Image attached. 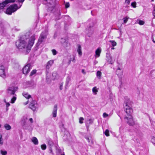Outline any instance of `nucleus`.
<instances>
[{"instance_id":"473e14b6","label":"nucleus","mask_w":155,"mask_h":155,"mask_svg":"<svg viewBox=\"0 0 155 155\" xmlns=\"http://www.w3.org/2000/svg\"><path fill=\"white\" fill-rule=\"evenodd\" d=\"M15 0H5V1L7 3V4L9 3L14 2Z\"/></svg>"},{"instance_id":"ea45409f","label":"nucleus","mask_w":155,"mask_h":155,"mask_svg":"<svg viewBox=\"0 0 155 155\" xmlns=\"http://www.w3.org/2000/svg\"><path fill=\"white\" fill-rule=\"evenodd\" d=\"M103 117L106 118L108 116V114H107L106 113H104L103 115Z\"/></svg>"},{"instance_id":"f704fd0d","label":"nucleus","mask_w":155,"mask_h":155,"mask_svg":"<svg viewBox=\"0 0 155 155\" xmlns=\"http://www.w3.org/2000/svg\"><path fill=\"white\" fill-rule=\"evenodd\" d=\"M138 23L140 25H143L144 24V22L142 20H139Z\"/></svg>"},{"instance_id":"f8f14e48","label":"nucleus","mask_w":155,"mask_h":155,"mask_svg":"<svg viewBox=\"0 0 155 155\" xmlns=\"http://www.w3.org/2000/svg\"><path fill=\"white\" fill-rule=\"evenodd\" d=\"M54 62L53 60H50L47 63L46 66V69H48L52 66Z\"/></svg>"},{"instance_id":"bf43d9fd","label":"nucleus","mask_w":155,"mask_h":155,"mask_svg":"<svg viewBox=\"0 0 155 155\" xmlns=\"http://www.w3.org/2000/svg\"><path fill=\"white\" fill-rule=\"evenodd\" d=\"M61 155H64V153L63 154H61Z\"/></svg>"},{"instance_id":"a211bd4d","label":"nucleus","mask_w":155,"mask_h":155,"mask_svg":"<svg viewBox=\"0 0 155 155\" xmlns=\"http://www.w3.org/2000/svg\"><path fill=\"white\" fill-rule=\"evenodd\" d=\"M31 141L35 145H37L38 144V140L35 137H33L32 138Z\"/></svg>"},{"instance_id":"864d4df0","label":"nucleus","mask_w":155,"mask_h":155,"mask_svg":"<svg viewBox=\"0 0 155 155\" xmlns=\"http://www.w3.org/2000/svg\"><path fill=\"white\" fill-rule=\"evenodd\" d=\"M28 101L27 102H26L25 103V105H26L28 103Z\"/></svg>"},{"instance_id":"a18cd8bd","label":"nucleus","mask_w":155,"mask_h":155,"mask_svg":"<svg viewBox=\"0 0 155 155\" xmlns=\"http://www.w3.org/2000/svg\"><path fill=\"white\" fill-rule=\"evenodd\" d=\"M49 150L50 151V153H51L52 154H54L52 150V148H49Z\"/></svg>"},{"instance_id":"680f3d73","label":"nucleus","mask_w":155,"mask_h":155,"mask_svg":"<svg viewBox=\"0 0 155 155\" xmlns=\"http://www.w3.org/2000/svg\"><path fill=\"white\" fill-rule=\"evenodd\" d=\"M1 127V125L0 124V128Z\"/></svg>"},{"instance_id":"603ef678","label":"nucleus","mask_w":155,"mask_h":155,"mask_svg":"<svg viewBox=\"0 0 155 155\" xmlns=\"http://www.w3.org/2000/svg\"><path fill=\"white\" fill-rule=\"evenodd\" d=\"M74 60H75V58L74 57H73V60H72V61H74V62H75V61H74Z\"/></svg>"},{"instance_id":"a878e982","label":"nucleus","mask_w":155,"mask_h":155,"mask_svg":"<svg viewBox=\"0 0 155 155\" xmlns=\"http://www.w3.org/2000/svg\"><path fill=\"white\" fill-rule=\"evenodd\" d=\"M4 127L7 130H9L11 129V127L8 124H5Z\"/></svg>"},{"instance_id":"cd10ccee","label":"nucleus","mask_w":155,"mask_h":155,"mask_svg":"<svg viewBox=\"0 0 155 155\" xmlns=\"http://www.w3.org/2000/svg\"><path fill=\"white\" fill-rule=\"evenodd\" d=\"M92 91L94 94H97V92L98 90L97 89L96 87H94L93 88Z\"/></svg>"},{"instance_id":"37998d69","label":"nucleus","mask_w":155,"mask_h":155,"mask_svg":"<svg viewBox=\"0 0 155 155\" xmlns=\"http://www.w3.org/2000/svg\"><path fill=\"white\" fill-rule=\"evenodd\" d=\"M3 140L2 139V138L0 139V144L1 145H2L3 144Z\"/></svg>"},{"instance_id":"c85d7f7f","label":"nucleus","mask_w":155,"mask_h":155,"mask_svg":"<svg viewBox=\"0 0 155 155\" xmlns=\"http://www.w3.org/2000/svg\"><path fill=\"white\" fill-rule=\"evenodd\" d=\"M1 153L2 155H6L7 154V152L6 150H0Z\"/></svg>"},{"instance_id":"5fc2aeb1","label":"nucleus","mask_w":155,"mask_h":155,"mask_svg":"<svg viewBox=\"0 0 155 155\" xmlns=\"http://www.w3.org/2000/svg\"><path fill=\"white\" fill-rule=\"evenodd\" d=\"M2 134H0V139L2 138Z\"/></svg>"},{"instance_id":"3c124183","label":"nucleus","mask_w":155,"mask_h":155,"mask_svg":"<svg viewBox=\"0 0 155 155\" xmlns=\"http://www.w3.org/2000/svg\"><path fill=\"white\" fill-rule=\"evenodd\" d=\"M86 139L88 140V142H90V139H89V138H88V137H86Z\"/></svg>"},{"instance_id":"6e6552de","label":"nucleus","mask_w":155,"mask_h":155,"mask_svg":"<svg viewBox=\"0 0 155 155\" xmlns=\"http://www.w3.org/2000/svg\"><path fill=\"white\" fill-rule=\"evenodd\" d=\"M125 119H127V123L130 126H133L134 124V122L133 120L132 116H129V117L126 116L124 117Z\"/></svg>"},{"instance_id":"7c9ffc66","label":"nucleus","mask_w":155,"mask_h":155,"mask_svg":"<svg viewBox=\"0 0 155 155\" xmlns=\"http://www.w3.org/2000/svg\"><path fill=\"white\" fill-rule=\"evenodd\" d=\"M41 147L42 150H45L46 148V145L45 144H43L41 145Z\"/></svg>"},{"instance_id":"393cba45","label":"nucleus","mask_w":155,"mask_h":155,"mask_svg":"<svg viewBox=\"0 0 155 155\" xmlns=\"http://www.w3.org/2000/svg\"><path fill=\"white\" fill-rule=\"evenodd\" d=\"M101 72L100 71H98L97 72L96 75L98 78L100 79L101 77Z\"/></svg>"},{"instance_id":"13d9d810","label":"nucleus","mask_w":155,"mask_h":155,"mask_svg":"<svg viewBox=\"0 0 155 155\" xmlns=\"http://www.w3.org/2000/svg\"><path fill=\"white\" fill-rule=\"evenodd\" d=\"M114 49V47L111 48V49Z\"/></svg>"},{"instance_id":"0eeeda50","label":"nucleus","mask_w":155,"mask_h":155,"mask_svg":"<svg viewBox=\"0 0 155 155\" xmlns=\"http://www.w3.org/2000/svg\"><path fill=\"white\" fill-rule=\"evenodd\" d=\"M0 76L4 79H5L6 77L5 68L2 65L0 66Z\"/></svg>"},{"instance_id":"052dcab7","label":"nucleus","mask_w":155,"mask_h":155,"mask_svg":"<svg viewBox=\"0 0 155 155\" xmlns=\"http://www.w3.org/2000/svg\"><path fill=\"white\" fill-rule=\"evenodd\" d=\"M153 42L155 43V41H153Z\"/></svg>"},{"instance_id":"b1692460","label":"nucleus","mask_w":155,"mask_h":155,"mask_svg":"<svg viewBox=\"0 0 155 155\" xmlns=\"http://www.w3.org/2000/svg\"><path fill=\"white\" fill-rule=\"evenodd\" d=\"M71 80L70 77H68L67 78L66 80V83H65V88L68 86L69 83Z\"/></svg>"},{"instance_id":"bb28decb","label":"nucleus","mask_w":155,"mask_h":155,"mask_svg":"<svg viewBox=\"0 0 155 155\" xmlns=\"http://www.w3.org/2000/svg\"><path fill=\"white\" fill-rule=\"evenodd\" d=\"M109 42L111 43L112 45L114 47L116 45L117 43L114 41L110 40L109 41Z\"/></svg>"},{"instance_id":"72a5a7b5","label":"nucleus","mask_w":155,"mask_h":155,"mask_svg":"<svg viewBox=\"0 0 155 155\" xmlns=\"http://www.w3.org/2000/svg\"><path fill=\"white\" fill-rule=\"evenodd\" d=\"M129 18V17H125L123 18L124 20V24L126 23L128 21V19Z\"/></svg>"},{"instance_id":"7ed1b4c3","label":"nucleus","mask_w":155,"mask_h":155,"mask_svg":"<svg viewBox=\"0 0 155 155\" xmlns=\"http://www.w3.org/2000/svg\"><path fill=\"white\" fill-rule=\"evenodd\" d=\"M21 6V5H20L19 7H18L17 4H14L11 5L7 8L6 13L9 15H11L12 13L15 12L17 9L19 8Z\"/></svg>"},{"instance_id":"f3484780","label":"nucleus","mask_w":155,"mask_h":155,"mask_svg":"<svg viewBox=\"0 0 155 155\" xmlns=\"http://www.w3.org/2000/svg\"><path fill=\"white\" fill-rule=\"evenodd\" d=\"M22 94L23 96L27 99H28L31 97V95L28 94L27 92H24Z\"/></svg>"},{"instance_id":"39448f33","label":"nucleus","mask_w":155,"mask_h":155,"mask_svg":"<svg viewBox=\"0 0 155 155\" xmlns=\"http://www.w3.org/2000/svg\"><path fill=\"white\" fill-rule=\"evenodd\" d=\"M46 38V34L45 32H42L40 35L38 39V44L39 45H40L43 42L45 41Z\"/></svg>"},{"instance_id":"dca6fc26","label":"nucleus","mask_w":155,"mask_h":155,"mask_svg":"<svg viewBox=\"0 0 155 155\" xmlns=\"http://www.w3.org/2000/svg\"><path fill=\"white\" fill-rule=\"evenodd\" d=\"M61 41L64 47H66L68 46V42L65 39L61 38Z\"/></svg>"},{"instance_id":"20e7f679","label":"nucleus","mask_w":155,"mask_h":155,"mask_svg":"<svg viewBox=\"0 0 155 155\" xmlns=\"http://www.w3.org/2000/svg\"><path fill=\"white\" fill-rule=\"evenodd\" d=\"M17 87L14 86H12L8 87L7 90V93L9 96L13 95L15 94V92L18 90Z\"/></svg>"},{"instance_id":"4468645a","label":"nucleus","mask_w":155,"mask_h":155,"mask_svg":"<svg viewBox=\"0 0 155 155\" xmlns=\"http://www.w3.org/2000/svg\"><path fill=\"white\" fill-rule=\"evenodd\" d=\"M101 49L100 48H98L95 51V57L96 58L99 57L100 56V53L101 52Z\"/></svg>"},{"instance_id":"e433bc0d","label":"nucleus","mask_w":155,"mask_h":155,"mask_svg":"<svg viewBox=\"0 0 155 155\" xmlns=\"http://www.w3.org/2000/svg\"><path fill=\"white\" fill-rule=\"evenodd\" d=\"M131 0H125V4H126L127 5H128L130 3V2Z\"/></svg>"},{"instance_id":"de8ad7c7","label":"nucleus","mask_w":155,"mask_h":155,"mask_svg":"<svg viewBox=\"0 0 155 155\" xmlns=\"http://www.w3.org/2000/svg\"><path fill=\"white\" fill-rule=\"evenodd\" d=\"M6 106L7 107H8L10 105V104L9 103H6Z\"/></svg>"},{"instance_id":"4c0bfd02","label":"nucleus","mask_w":155,"mask_h":155,"mask_svg":"<svg viewBox=\"0 0 155 155\" xmlns=\"http://www.w3.org/2000/svg\"><path fill=\"white\" fill-rule=\"evenodd\" d=\"M84 120L83 117H81L79 119V122L80 124H82L83 123V121Z\"/></svg>"},{"instance_id":"4be33fe9","label":"nucleus","mask_w":155,"mask_h":155,"mask_svg":"<svg viewBox=\"0 0 155 155\" xmlns=\"http://www.w3.org/2000/svg\"><path fill=\"white\" fill-rule=\"evenodd\" d=\"M17 99L16 95L15 94L13 95V96L12 98L11 99V103L12 104H13L15 103V101Z\"/></svg>"},{"instance_id":"49530a36","label":"nucleus","mask_w":155,"mask_h":155,"mask_svg":"<svg viewBox=\"0 0 155 155\" xmlns=\"http://www.w3.org/2000/svg\"><path fill=\"white\" fill-rule=\"evenodd\" d=\"M153 16L155 17V9H154V10L153 11Z\"/></svg>"},{"instance_id":"79ce46f5","label":"nucleus","mask_w":155,"mask_h":155,"mask_svg":"<svg viewBox=\"0 0 155 155\" xmlns=\"http://www.w3.org/2000/svg\"><path fill=\"white\" fill-rule=\"evenodd\" d=\"M63 85V83H61V84L60 86V89L61 90L63 89V88H62Z\"/></svg>"},{"instance_id":"6e6d98bb","label":"nucleus","mask_w":155,"mask_h":155,"mask_svg":"<svg viewBox=\"0 0 155 155\" xmlns=\"http://www.w3.org/2000/svg\"><path fill=\"white\" fill-rule=\"evenodd\" d=\"M97 61H95L94 62V64H97Z\"/></svg>"},{"instance_id":"2f4dec72","label":"nucleus","mask_w":155,"mask_h":155,"mask_svg":"<svg viewBox=\"0 0 155 155\" xmlns=\"http://www.w3.org/2000/svg\"><path fill=\"white\" fill-rule=\"evenodd\" d=\"M104 134L107 136H109V130L107 129L104 132Z\"/></svg>"},{"instance_id":"4d7b16f0","label":"nucleus","mask_w":155,"mask_h":155,"mask_svg":"<svg viewBox=\"0 0 155 155\" xmlns=\"http://www.w3.org/2000/svg\"><path fill=\"white\" fill-rule=\"evenodd\" d=\"M4 101L5 103H7L6 102V100L5 99L4 100Z\"/></svg>"},{"instance_id":"ddd939ff","label":"nucleus","mask_w":155,"mask_h":155,"mask_svg":"<svg viewBox=\"0 0 155 155\" xmlns=\"http://www.w3.org/2000/svg\"><path fill=\"white\" fill-rule=\"evenodd\" d=\"M57 106L55 105L54 106V108L52 112L53 116L54 117H56L57 111Z\"/></svg>"},{"instance_id":"09e8293b","label":"nucleus","mask_w":155,"mask_h":155,"mask_svg":"<svg viewBox=\"0 0 155 155\" xmlns=\"http://www.w3.org/2000/svg\"><path fill=\"white\" fill-rule=\"evenodd\" d=\"M25 0H18V1L19 2H21V3H22Z\"/></svg>"},{"instance_id":"9b49d317","label":"nucleus","mask_w":155,"mask_h":155,"mask_svg":"<svg viewBox=\"0 0 155 155\" xmlns=\"http://www.w3.org/2000/svg\"><path fill=\"white\" fill-rule=\"evenodd\" d=\"M131 103V101H130L129 99H128L127 101H125L124 102V106L125 109V110H127L128 109H130L131 108L130 105Z\"/></svg>"},{"instance_id":"c03bdc74","label":"nucleus","mask_w":155,"mask_h":155,"mask_svg":"<svg viewBox=\"0 0 155 155\" xmlns=\"http://www.w3.org/2000/svg\"><path fill=\"white\" fill-rule=\"evenodd\" d=\"M30 35V33H27L26 34V35H25V37L26 38L27 36L29 37Z\"/></svg>"},{"instance_id":"aec40b11","label":"nucleus","mask_w":155,"mask_h":155,"mask_svg":"<svg viewBox=\"0 0 155 155\" xmlns=\"http://www.w3.org/2000/svg\"><path fill=\"white\" fill-rule=\"evenodd\" d=\"M116 74L118 75H121L123 74V71L119 68H118L116 71Z\"/></svg>"},{"instance_id":"9d476101","label":"nucleus","mask_w":155,"mask_h":155,"mask_svg":"<svg viewBox=\"0 0 155 155\" xmlns=\"http://www.w3.org/2000/svg\"><path fill=\"white\" fill-rule=\"evenodd\" d=\"M106 57L107 61L109 64H112L114 63L115 60V59L113 58H112L110 54H107Z\"/></svg>"},{"instance_id":"f257e3e1","label":"nucleus","mask_w":155,"mask_h":155,"mask_svg":"<svg viewBox=\"0 0 155 155\" xmlns=\"http://www.w3.org/2000/svg\"><path fill=\"white\" fill-rule=\"evenodd\" d=\"M35 35H32L28 40L27 38L25 40L24 38H21L16 42L17 47L19 49H23L24 51L28 52L30 50L34 44L35 40Z\"/></svg>"},{"instance_id":"e2e57ef3","label":"nucleus","mask_w":155,"mask_h":155,"mask_svg":"<svg viewBox=\"0 0 155 155\" xmlns=\"http://www.w3.org/2000/svg\"><path fill=\"white\" fill-rule=\"evenodd\" d=\"M152 1H153V0H152Z\"/></svg>"},{"instance_id":"1a4fd4ad","label":"nucleus","mask_w":155,"mask_h":155,"mask_svg":"<svg viewBox=\"0 0 155 155\" xmlns=\"http://www.w3.org/2000/svg\"><path fill=\"white\" fill-rule=\"evenodd\" d=\"M38 106L37 102L35 101H32L29 105V107L34 111L38 108Z\"/></svg>"},{"instance_id":"f03ea898","label":"nucleus","mask_w":155,"mask_h":155,"mask_svg":"<svg viewBox=\"0 0 155 155\" xmlns=\"http://www.w3.org/2000/svg\"><path fill=\"white\" fill-rule=\"evenodd\" d=\"M28 121H30L31 124L33 122V120L31 118L28 119L27 116H24L22 117L21 121V124L24 128H25L28 126Z\"/></svg>"},{"instance_id":"2eb2a0df","label":"nucleus","mask_w":155,"mask_h":155,"mask_svg":"<svg viewBox=\"0 0 155 155\" xmlns=\"http://www.w3.org/2000/svg\"><path fill=\"white\" fill-rule=\"evenodd\" d=\"M126 113L127 114V116L129 117V116H131V114L133 113V110L132 108L130 109H127V110H125Z\"/></svg>"},{"instance_id":"423d86ee","label":"nucleus","mask_w":155,"mask_h":155,"mask_svg":"<svg viewBox=\"0 0 155 155\" xmlns=\"http://www.w3.org/2000/svg\"><path fill=\"white\" fill-rule=\"evenodd\" d=\"M31 68L32 66L30 64H28L22 69L23 73L25 74H27L30 71Z\"/></svg>"},{"instance_id":"c9c22d12","label":"nucleus","mask_w":155,"mask_h":155,"mask_svg":"<svg viewBox=\"0 0 155 155\" xmlns=\"http://www.w3.org/2000/svg\"><path fill=\"white\" fill-rule=\"evenodd\" d=\"M36 72V70H32L30 74V76H32L34 74H35Z\"/></svg>"},{"instance_id":"58836bf2","label":"nucleus","mask_w":155,"mask_h":155,"mask_svg":"<svg viewBox=\"0 0 155 155\" xmlns=\"http://www.w3.org/2000/svg\"><path fill=\"white\" fill-rule=\"evenodd\" d=\"M52 52L53 54L54 55H55L57 54V51L55 49H53L52 50Z\"/></svg>"},{"instance_id":"6ab92c4d","label":"nucleus","mask_w":155,"mask_h":155,"mask_svg":"<svg viewBox=\"0 0 155 155\" xmlns=\"http://www.w3.org/2000/svg\"><path fill=\"white\" fill-rule=\"evenodd\" d=\"M78 48L77 49V51L78 53V54L81 56L82 55V52L81 51V47L80 45H78Z\"/></svg>"},{"instance_id":"c756f323","label":"nucleus","mask_w":155,"mask_h":155,"mask_svg":"<svg viewBox=\"0 0 155 155\" xmlns=\"http://www.w3.org/2000/svg\"><path fill=\"white\" fill-rule=\"evenodd\" d=\"M131 6L134 8H135L136 7V2H132L131 4Z\"/></svg>"},{"instance_id":"a19ab883","label":"nucleus","mask_w":155,"mask_h":155,"mask_svg":"<svg viewBox=\"0 0 155 155\" xmlns=\"http://www.w3.org/2000/svg\"><path fill=\"white\" fill-rule=\"evenodd\" d=\"M70 5L69 3H66L65 4V7L66 8H67L69 7Z\"/></svg>"},{"instance_id":"5701e85b","label":"nucleus","mask_w":155,"mask_h":155,"mask_svg":"<svg viewBox=\"0 0 155 155\" xmlns=\"http://www.w3.org/2000/svg\"><path fill=\"white\" fill-rule=\"evenodd\" d=\"M48 145L49 148H52L54 145L53 142L51 140H49L48 142Z\"/></svg>"},{"instance_id":"8fccbe9b","label":"nucleus","mask_w":155,"mask_h":155,"mask_svg":"<svg viewBox=\"0 0 155 155\" xmlns=\"http://www.w3.org/2000/svg\"><path fill=\"white\" fill-rule=\"evenodd\" d=\"M82 73H83L84 74H85L86 73L84 71V69H82L81 70Z\"/></svg>"},{"instance_id":"412c9836","label":"nucleus","mask_w":155,"mask_h":155,"mask_svg":"<svg viewBox=\"0 0 155 155\" xmlns=\"http://www.w3.org/2000/svg\"><path fill=\"white\" fill-rule=\"evenodd\" d=\"M7 3L5 1L0 4V9H3L6 5Z\"/></svg>"}]
</instances>
